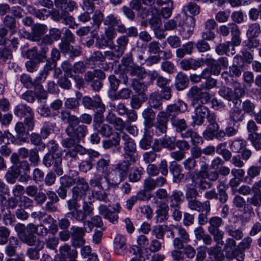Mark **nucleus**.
I'll return each instance as SVG.
<instances>
[{
    "instance_id": "obj_1",
    "label": "nucleus",
    "mask_w": 261,
    "mask_h": 261,
    "mask_svg": "<svg viewBox=\"0 0 261 261\" xmlns=\"http://www.w3.org/2000/svg\"><path fill=\"white\" fill-rule=\"evenodd\" d=\"M192 98L191 105L194 108V114L192 115L191 126H201L205 122L211 119L215 113L212 112L205 106L200 99L203 98L206 102H208L211 99L210 94L206 91H203L197 87H194L190 91Z\"/></svg>"
},
{
    "instance_id": "obj_2",
    "label": "nucleus",
    "mask_w": 261,
    "mask_h": 261,
    "mask_svg": "<svg viewBox=\"0 0 261 261\" xmlns=\"http://www.w3.org/2000/svg\"><path fill=\"white\" fill-rule=\"evenodd\" d=\"M60 118L63 122L68 124L65 129L68 137H73L77 143L84 140L88 134V129L86 125L79 123L78 117L71 114L70 111L62 110Z\"/></svg>"
},
{
    "instance_id": "obj_3",
    "label": "nucleus",
    "mask_w": 261,
    "mask_h": 261,
    "mask_svg": "<svg viewBox=\"0 0 261 261\" xmlns=\"http://www.w3.org/2000/svg\"><path fill=\"white\" fill-rule=\"evenodd\" d=\"M119 149L122 148V156L124 160H127L135 163L138 159V153L137 145L134 139L127 133L121 132Z\"/></svg>"
},
{
    "instance_id": "obj_4",
    "label": "nucleus",
    "mask_w": 261,
    "mask_h": 261,
    "mask_svg": "<svg viewBox=\"0 0 261 261\" xmlns=\"http://www.w3.org/2000/svg\"><path fill=\"white\" fill-rule=\"evenodd\" d=\"M67 0H55V6L61 9L60 11L54 12L51 15L53 19L57 21H61L65 25H69L73 28L75 22L74 18L66 10Z\"/></svg>"
},
{
    "instance_id": "obj_5",
    "label": "nucleus",
    "mask_w": 261,
    "mask_h": 261,
    "mask_svg": "<svg viewBox=\"0 0 261 261\" xmlns=\"http://www.w3.org/2000/svg\"><path fill=\"white\" fill-rule=\"evenodd\" d=\"M14 115L24 118V123L28 130H32L35 125L34 114L32 109L24 103H19L14 109Z\"/></svg>"
},
{
    "instance_id": "obj_6",
    "label": "nucleus",
    "mask_w": 261,
    "mask_h": 261,
    "mask_svg": "<svg viewBox=\"0 0 261 261\" xmlns=\"http://www.w3.org/2000/svg\"><path fill=\"white\" fill-rule=\"evenodd\" d=\"M195 20L193 16L184 13L180 16V21L178 24V31L184 39H188L193 34L195 25Z\"/></svg>"
},
{
    "instance_id": "obj_7",
    "label": "nucleus",
    "mask_w": 261,
    "mask_h": 261,
    "mask_svg": "<svg viewBox=\"0 0 261 261\" xmlns=\"http://www.w3.org/2000/svg\"><path fill=\"white\" fill-rule=\"evenodd\" d=\"M29 227H30L29 224L25 226L23 224L19 223L15 226V230L18 233L20 240L31 246L41 245L37 237L34 234L35 233L30 231Z\"/></svg>"
},
{
    "instance_id": "obj_8",
    "label": "nucleus",
    "mask_w": 261,
    "mask_h": 261,
    "mask_svg": "<svg viewBox=\"0 0 261 261\" xmlns=\"http://www.w3.org/2000/svg\"><path fill=\"white\" fill-rule=\"evenodd\" d=\"M62 156V155L58 154H45L42 159V164L45 167H51L52 171H54L58 176H61L63 174Z\"/></svg>"
},
{
    "instance_id": "obj_9",
    "label": "nucleus",
    "mask_w": 261,
    "mask_h": 261,
    "mask_svg": "<svg viewBox=\"0 0 261 261\" xmlns=\"http://www.w3.org/2000/svg\"><path fill=\"white\" fill-rule=\"evenodd\" d=\"M16 135L14 136L8 133L6 137L7 139L13 144L16 145H22L27 142V137L28 131L24 121L17 122L15 127Z\"/></svg>"
},
{
    "instance_id": "obj_10",
    "label": "nucleus",
    "mask_w": 261,
    "mask_h": 261,
    "mask_svg": "<svg viewBox=\"0 0 261 261\" xmlns=\"http://www.w3.org/2000/svg\"><path fill=\"white\" fill-rule=\"evenodd\" d=\"M105 73L101 70H94L92 71H87L84 75V79L87 82H91L92 90L98 92L102 88V80L106 78Z\"/></svg>"
},
{
    "instance_id": "obj_11",
    "label": "nucleus",
    "mask_w": 261,
    "mask_h": 261,
    "mask_svg": "<svg viewBox=\"0 0 261 261\" xmlns=\"http://www.w3.org/2000/svg\"><path fill=\"white\" fill-rule=\"evenodd\" d=\"M77 252L75 249H72L70 246L65 244L59 249V253L54 258V261H77L76 258Z\"/></svg>"
},
{
    "instance_id": "obj_12",
    "label": "nucleus",
    "mask_w": 261,
    "mask_h": 261,
    "mask_svg": "<svg viewBox=\"0 0 261 261\" xmlns=\"http://www.w3.org/2000/svg\"><path fill=\"white\" fill-rule=\"evenodd\" d=\"M173 228L176 230L178 236L173 241V246L176 249H182L184 247V244L188 243L190 241L189 234L181 226L173 225Z\"/></svg>"
},
{
    "instance_id": "obj_13",
    "label": "nucleus",
    "mask_w": 261,
    "mask_h": 261,
    "mask_svg": "<svg viewBox=\"0 0 261 261\" xmlns=\"http://www.w3.org/2000/svg\"><path fill=\"white\" fill-rule=\"evenodd\" d=\"M75 186L72 189V194L77 198H84L90 190V187L86 180L82 177H76Z\"/></svg>"
},
{
    "instance_id": "obj_14",
    "label": "nucleus",
    "mask_w": 261,
    "mask_h": 261,
    "mask_svg": "<svg viewBox=\"0 0 261 261\" xmlns=\"http://www.w3.org/2000/svg\"><path fill=\"white\" fill-rule=\"evenodd\" d=\"M10 160L13 164L11 168L14 170L15 174L19 176L22 173L30 172L31 166L29 162L26 160H20L16 153L12 154Z\"/></svg>"
},
{
    "instance_id": "obj_15",
    "label": "nucleus",
    "mask_w": 261,
    "mask_h": 261,
    "mask_svg": "<svg viewBox=\"0 0 261 261\" xmlns=\"http://www.w3.org/2000/svg\"><path fill=\"white\" fill-rule=\"evenodd\" d=\"M188 110V105L181 100H178L176 102L169 105L167 106L165 112L170 118V120L172 118H178L177 116L180 114L184 113Z\"/></svg>"
},
{
    "instance_id": "obj_16",
    "label": "nucleus",
    "mask_w": 261,
    "mask_h": 261,
    "mask_svg": "<svg viewBox=\"0 0 261 261\" xmlns=\"http://www.w3.org/2000/svg\"><path fill=\"white\" fill-rule=\"evenodd\" d=\"M131 161L127 160H124L121 163L116 165L113 172L116 176L115 184H119L124 180L128 174V172L130 168Z\"/></svg>"
},
{
    "instance_id": "obj_17",
    "label": "nucleus",
    "mask_w": 261,
    "mask_h": 261,
    "mask_svg": "<svg viewBox=\"0 0 261 261\" xmlns=\"http://www.w3.org/2000/svg\"><path fill=\"white\" fill-rule=\"evenodd\" d=\"M38 44L40 46L39 49L37 47H33L28 50V56L31 59H35L42 62L44 60L47 59L46 53L48 50L47 45L49 44L41 42Z\"/></svg>"
},
{
    "instance_id": "obj_18",
    "label": "nucleus",
    "mask_w": 261,
    "mask_h": 261,
    "mask_svg": "<svg viewBox=\"0 0 261 261\" xmlns=\"http://www.w3.org/2000/svg\"><path fill=\"white\" fill-rule=\"evenodd\" d=\"M142 117L143 119L145 132L147 135H150V128L154 125L155 113L151 108H147L142 111Z\"/></svg>"
},
{
    "instance_id": "obj_19",
    "label": "nucleus",
    "mask_w": 261,
    "mask_h": 261,
    "mask_svg": "<svg viewBox=\"0 0 261 261\" xmlns=\"http://www.w3.org/2000/svg\"><path fill=\"white\" fill-rule=\"evenodd\" d=\"M190 178L192 180L191 186H194L199 191H204L207 189H211L213 187L212 183L206 180L204 175H201L195 174L194 175Z\"/></svg>"
},
{
    "instance_id": "obj_20",
    "label": "nucleus",
    "mask_w": 261,
    "mask_h": 261,
    "mask_svg": "<svg viewBox=\"0 0 261 261\" xmlns=\"http://www.w3.org/2000/svg\"><path fill=\"white\" fill-rule=\"evenodd\" d=\"M167 183V179L163 176H160L155 179L147 177L143 181V189L147 192L154 190L157 187H163Z\"/></svg>"
},
{
    "instance_id": "obj_21",
    "label": "nucleus",
    "mask_w": 261,
    "mask_h": 261,
    "mask_svg": "<svg viewBox=\"0 0 261 261\" xmlns=\"http://www.w3.org/2000/svg\"><path fill=\"white\" fill-rule=\"evenodd\" d=\"M81 103L85 109L93 111L104 105L99 95H95L92 97L85 96L82 98Z\"/></svg>"
},
{
    "instance_id": "obj_22",
    "label": "nucleus",
    "mask_w": 261,
    "mask_h": 261,
    "mask_svg": "<svg viewBox=\"0 0 261 261\" xmlns=\"http://www.w3.org/2000/svg\"><path fill=\"white\" fill-rule=\"evenodd\" d=\"M170 123L174 130L180 134L181 138H184L187 133H188L189 128L186 120L184 118H172Z\"/></svg>"
},
{
    "instance_id": "obj_23",
    "label": "nucleus",
    "mask_w": 261,
    "mask_h": 261,
    "mask_svg": "<svg viewBox=\"0 0 261 261\" xmlns=\"http://www.w3.org/2000/svg\"><path fill=\"white\" fill-rule=\"evenodd\" d=\"M243 70L244 69L231 65L229 67V71L223 72L221 74V76L227 84L231 85L232 83L236 82L234 81L233 78L240 77Z\"/></svg>"
},
{
    "instance_id": "obj_24",
    "label": "nucleus",
    "mask_w": 261,
    "mask_h": 261,
    "mask_svg": "<svg viewBox=\"0 0 261 261\" xmlns=\"http://www.w3.org/2000/svg\"><path fill=\"white\" fill-rule=\"evenodd\" d=\"M187 204L189 209L198 212L203 211L210 212L211 211V203L208 200L202 202L196 198L188 201Z\"/></svg>"
},
{
    "instance_id": "obj_25",
    "label": "nucleus",
    "mask_w": 261,
    "mask_h": 261,
    "mask_svg": "<svg viewBox=\"0 0 261 261\" xmlns=\"http://www.w3.org/2000/svg\"><path fill=\"white\" fill-rule=\"evenodd\" d=\"M169 171L173 176V181L175 182L179 183L186 179V175L182 173V168L180 165L175 161L170 163Z\"/></svg>"
},
{
    "instance_id": "obj_26",
    "label": "nucleus",
    "mask_w": 261,
    "mask_h": 261,
    "mask_svg": "<svg viewBox=\"0 0 261 261\" xmlns=\"http://www.w3.org/2000/svg\"><path fill=\"white\" fill-rule=\"evenodd\" d=\"M46 26L44 24H37L32 28L31 33L29 34L28 38L33 41L37 42L38 43H43L42 39L43 35L45 33Z\"/></svg>"
},
{
    "instance_id": "obj_27",
    "label": "nucleus",
    "mask_w": 261,
    "mask_h": 261,
    "mask_svg": "<svg viewBox=\"0 0 261 261\" xmlns=\"http://www.w3.org/2000/svg\"><path fill=\"white\" fill-rule=\"evenodd\" d=\"M59 47L63 54L68 55L69 58L72 59L79 56L82 53L81 48L79 46H73L66 43H59Z\"/></svg>"
},
{
    "instance_id": "obj_28",
    "label": "nucleus",
    "mask_w": 261,
    "mask_h": 261,
    "mask_svg": "<svg viewBox=\"0 0 261 261\" xmlns=\"http://www.w3.org/2000/svg\"><path fill=\"white\" fill-rule=\"evenodd\" d=\"M113 246L116 253L124 254L127 248L125 237L122 234H117L114 238Z\"/></svg>"
},
{
    "instance_id": "obj_29",
    "label": "nucleus",
    "mask_w": 261,
    "mask_h": 261,
    "mask_svg": "<svg viewBox=\"0 0 261 261\" xmlns=\"http://www.w3.org/2000/svg\"><path fill=\"white\" fill-rule=\"evenodd\" d=\"M169 206L164 202H162L158 206L155 211V219L156 223H163L166 221L169 217Z\"/></svg>"
},
{
    "instance_id": "obj_30",
    "label": "nucleus",
    "mask_w": 261,
    "mask_h": 261,
    "mask_svg": "<svg viewBox=\"0 0 261 261\" xmlns=\"http://www.w3.org/2000/svg\"><path fill=\"white\" fill-rule=\"evenodd\" d=\"M129 42V39L127 36L122 35L117 38L116 40V44L112 48L117 53L118 57H121L126 49L127 45Z\"/></svg>"
},
{
    "instance_id": "obj_31",
    "label": "nucleus",
    "mask_w": 261,
    "mask_h": 261,
    "mask_svg": "<svg viewBox=\"0 0 261 261\" xmlns=\"http://www.w3.org/2000/svg\"><path fill=\"white\" fill-rule=\"evenodd\" d=\"M244 119V114L242 113V110L234 107L231 108L229 112V125H236L242 122Z\"/></svg>"
},
{
    "instance_id": "obj_32",
    "label": "nucleus",
    "mask_w": 261,
    "mask_h": 261,
    "mask_svg": "<svg viewBox=\"0 0 261 261\" xmlns=\"http://www.w3.org/2000/svg\"><path fill=\"white\" fill-rule=\"evenodd\" d=\"M91 18L93 21V30L91 33L94 37V36L97 35V32L99 29L100 25H101L102 21L104 22L105 18L103 13L99 10H96L94 11Z\"/></svg>"
},
{
    "instance_id": "obj_33",
    "label": "nucleus",
    "mask_w": 261,
    "mask_h": 261,
    "mask_svg": "<svg viewBox=\"0 0 261 261\" xmlns=\"http://www.w3.org/2000/svg\"><path fill=\"white\" fill-rule=\"evenodd\" d=\"M184 193L180 190H173L168 197L169 207L180 206L184 200Z\"/></svg>"
},
{
    "instance_id": "obj_34",
    "label": "nucleus",
    "mask_w": 261,
    "mask_h": 261,
    "mask_svg": "<svg viewBox=\"0 0 261 261\" xmlns=\"http://www.w3.org/2000/svg\"><path fill=\"white\" fill-rule=\"evenodd\" d=\"M61 37V31L59 29L51 28L48 34L43 36L42 42L43 43L52 44L54 41L59 40Z\"/></svg>"
},
{
    "instance_id": "obj_35",
    "label": "nucleus",
    "mask_w": 261,
    "mask_h": 261,
    "mask_svg": "<svg viewBox=\"0 0 261 261\" xmlns=\"http://www.w3.org/2000/svg\"><path fill=\"white\" fill-rule=\"evenodd\" d=\"M85 151V147L81 145L76 144L66 152V155L68 159L70 158L69 161L72 162L76 161L79 159L78 154L84 155Z\"/></svg>"
},
{
    "instance_id": "obj_36",
    "label": "nucleus",
    "mask_w": 261,
    "mask_h": 261,
    "mask_svg": "<svg viewBox=\"0 0 261 261\" xmlns=\"http://www.w3.org/2000/svg\"><path fill=\"white\" fill-rule=\"evenodd\" d=\"M127 72L129 75L136 77L138 80H143L147 76L145 69L137 65L129 66L127 69Z\"/></svg>"
},
{
    "instance_id": "obj_37",
    "label": "nucleus",
    "mask_w": 261,
    "mask_h": 261,
    "mask_svg": "<svg viewBox=\"0 0 261 261\" xmlns=\"http://www.w3.org/2000/svg\"><path fill=\"white\" fill-rule=\"evenodd\" d=\"M162 98L159 93L153 92L150 95L148 103L150 108L162 110Z\"/></svg>"
},
{
    "instance_id": "obj_38",
    "label": "nucleus",
    "mask_w": 261,
    "mask_h": 261,
    "mask_svg": "<svg viewBox=\"0 0 261 261\" xmlns=\"http://www.w3.org/2000/svg\"><path fill=\"white\" fill-rule=\"evenodd\" d=\"M144 173V169L140 166H134L128 174V179L130 182H137L140 180L142 175Z\"/></svg>"
},
{
    "instance_id": "obj_39",
    "label": "nucleus",
    "mask_w": 261,
    "mask_h": 261,
    "mask_svg": "<svg viewBox=\"0 0 261 261\" xmlns=\"http://www.w3.org/2000/svg\"><path fill=\"white\" fill-rule=\"evenodd\" d=\"M189 84L188 76L181 72H178L175 76V86L178 90H182L187 88Z\"/></svg>"
},
{
    "instance_id": "obj_40",
    "label": "nucleus",
    "mask_w": 261,
    "mask_h": 261,
    "mask_svg": "<svg viewBox=\"0 0 261 261\" xmlns=\"http://www.w3.org/2000/svg\"><path fill=\"white\" fill-rule=\"evenodd\" d=\"M8 242V244L5 248V253L8 256H14L18 246L19 241L17 238L11 237Z\"/></svg>"
},
{
    "instance_id": "obj_41",
    "label": "nucleus",
    "mask_w": 261,
    "mask_h": 261,
    "mask_svg": "<svg viewBox=\"0 0 261 261\" xmlns=\"http://www.w3.org/2000/svg\"><path fill=\"white\" fill-rule=\"evenodd\" d=\"M225 230L227 234L232 239L236 241L241 240L244 237L243 230L242 228L236 229L231 225H226L225 226Z\"/></svg>"
},
{
    "instance_id": "obj_42",
    "label": "nucleus",
    "mask_w": 261,
    "mask_h": 261,
    "mask_svg": "<svg viewBox=\"0 0 261 261\" xmlns=\"http://www.w3.org/2000/svg\"><path fill=\"white\" fill-rule=\"evenodd\" d=\"M227 189V187L223 181H219V184L217 186V199L221 203H225L228 200V195L226 192Z\"/></svg>"
},
{
    "instance_id": "obj_43",
    "label": "nucleus",
    "mask_w": 261,
    "mask_h": 261,
    "mask_svg": "<svg viewBox=\"0 0 261 261\" xmlns=\"http://www.w3.org/2000/svg\"><path fill=\"white\" fill-rule=\"evenodd\" d=\"M182 164L185 170L187 171L186 175V179L195 175L193 173L192 171L194 170L196 166V161L195 160L189 157L185 160L182 162Z\"/></svg>"
},
{
    "instance_id": "obj_44",
    "label": "nucleus",
    "mask_w": 261,
    "mask_h": 261,
    "mask_svg": "<svg viewBox=\"0 0 261 261\" xmlns=\"http://www.w3.org/2000/svg\"><path fill=\"white\" fill-rule=\"evenodd\" d=\"M121 132L116 133V135L112 138L102 141V146L105 149H109L113 147H116L120 144Z\"/></svg>"
},
{
    "instance_id": "obj_45",
    "label": "nucleus",
    "mask_w": 261,
    "mask_h": 261,
    "mask_svg": "<svg viewBox=\"0 0 261 261\" xmlns=\"http://www.w3.org/2000/svg\"><path fill=\"white\" fill-rule=\"evenodd\" d=\"M42 150L40 147H34L30 150L29 158V164L33 167L37 166L40 162V159L39 154V151Z\"/></svg>"
},
{
    "instance_id": "obj_46",
    "label": "nucleus",
    "mask_w": 261,
    "mask_h": 261,
    "mask_svg": "<svg viewBox=\"0 0 261 261\" xmlns=\"http://www.w3.org/2000/svg\"><path fill=\"white\" fill-rule=\"evenodd\" d=\"M96 111L94 114L93 117V127H97L98 126L103 124L105 120L103 113L106 111L105 105L96 110Z\"/></svg>"
},
{
    "instance_id": "obj_47",
    "label": "nucleus",
    "mask_w": 261,
    "mask_h": 261,
    "mask_svg": "<svg viewBox=\"0 0 261 261\" xmlns=\"http://www.w3.org/2000/svg\"><path fill=\"white\" fill-rule=\"evenodd\" d=\"M3 23L4 27L9 30L11 35L16 33L17 25L15 17L12 16L6 15L4 19Z\"/></svg>"
},
{
    "instance_id": "obj_48",
    "label": "nucleus",
    "mask_w": 261,
    "mask_h": 261,
    "mask_svg": "<svg viewBox=\"0 0 261 261\" xmlns=\"http://www.w3.org/2000/svg\"><path fill=\"white\" fill-rule=\"evenodd\" d=\"M230 32L232 35L231 44L232 46H238L241 42L240 37V32L238 25L234 23L230 25Z\"/></svg>"
},
{
    "instance_id": "obj_49",
    "label": "nucleus",
    "mask_w": 261,
    "mask_h": 261,
    "mask_svg": "<svg viewBox=\"0 0 261 261\" xmlns=\"http://www.w3.org/2000/svg\"><path fill=\"white\" fill-rule=\"evenodd\" d=\"M30 227H29V230L31 232H34L38 236L44 237H45L48 231V229L45 227L43 224L35 225L33 223H29Z\"/></svg>"
},
{
    "instance_id": "obj_50",
    "label": "nucleus",
    "mask_w": 261,
    "mask_h": 261,
    "mask_svg": "<svg viewBox=\"0 0 261 261\" xmlns=\"http://www.w3.org/2000/svg\"><path fill=\"white\" fill-rule=\"evenodd\" d=\"M260 169L257 166H251L247 170V175L244 178V180L247 184H251L253 179L259 175Z\"/></svg>"
},
{
    "instance_id": "obj_51",
    "label": "nucleus",
    "mask_w": 261,
    "mask_h": 261,
    "mask_svg": "<svg viewBox=\"0 0 261 261\" xmlns=\"http://www.w3.org/2000/svg\"><path fill=\"white\" fill-rule=\"evenodd\" d=\"M55 124L49 121H45L43 123L40 129V134L43 139H46L48 136L54 132Z\"/></svg>"
},
{
    "instance_id": "obj_52",
    "label": "nucleus",
    "mask_w": 261,
    "mask_h": 261,
    "mask_svg": "<svg viewBox=\"0 0 261 261\" xmlns=\"http://www.w3.org/2000/svg\"><path fill=\"white\" fill-rule=\"evenodd\" d=\"M209 226L208 227V231H211L215 230L220 229V227L224 224V222L222 218L214 216L210 218L208 220Z\"/></svg>"
},
{
    "instance_id": "obj_53",
    "label": "nucleus",
    "mask_w": 261,
    "mask_h": 261,
    "mask_svg": "<svg viewBox=\"0 0 261 261\" xmlns=\"http://www.w3.org/2000/svg\"><path fill=\"white\" fill-rule=\"evenodd\" d=\"M238 127L239 125H229L225 128L224 130L221 129L220 134L221 140L224 139L226 136L231 137L236 136L238 133Z\"/></svg>"
},
{
    "instance_id": "obj_54",
    "label": "nucleus",
    "mask_w": 261,
    "mask_h": 261,
    "mask_svg": "<svg viewBox=\"0 0 261 261\" xmlns=\"http://www.w3.org/2000/svg\"><path fill=\"white\" fill-rule=\"evenodd\" d=\"M186 134L184 138H191V142L194 146H198L203 144V140L202 138L192 129H189L188 133Z\"/></svg>"
},
{
    "instance_id": "obj_55",
    "label": "nucleus",
    "mask_w": 261,
    "mask_h": 261,
    "mask_svg": "<svg viewBox=\"0 0 261 261\" xmlns=\"http://www.w3.org/2000/svg\"><path fill=\"white\" fill-rule=\"evenodd\" d=\"M94 129L96 130L102 137L106 138L110 137L113 132V127L107 124H102Z\"/></svg>"
},
{
    "instance_id": "obj_56",
    "label": "nucleus",
    "mask_w": 261,
    "mask_h": 261,
    "mask_svg": "<svg viewBox=\"0 0 261 261\" xmlns=\"http://www.w3.org/2000/svg\"><path fill=\"white\" fill-rule=\"evenodd\" d=\"M36 111L40 116L45 118L57 116V113L51 112L50 108L46 104L38 107L37 108Z\"/></svg>"
},
{
    "instance_id": "obj_57",
    "label": "nucleus",
    "mask_w": 261,
    "mask_h": 261,
    "mask_svg": "<svg viewBox=\"0 0 261 261\" xmlns=\"http://www.w3.org/2000/svg\"><path fill=\"white\" fill-rule=\"evenodd\" d=\"M167 130V125L159 124L154 123L153 126L150 128V135L149 136L155 135L161 136L166 134Z\"/></svg>"
},
{
    "instance_id": "obj_58",
    "label": "nucleus",
    "mask_w": 261,
    "mask_h": 261,
    "mask_svg": "<svg viewBox=\"0 0 261 261\" xmlns=\"http://www.w3.org/2000/svg\"><path fill=\"white\" fill-rule=\"evenodd\" d=\"M42 137L41 134L38 133H32L30 135V140L32 144L39 146L42 150H44L46 147V145L42 141Z\"/></svg>"
},
{
    "instance_id": "obj_59",
    "label": "nucleus",
    "mask_w": 261,
    "mask_h": 261,
    "mask_svg": "<svg viewBox=\"0 0 261 261\" xmlns=\"http://www.w3.org/2000/svg\"><path fill=\"white\" fill-rule=\"evenodd\" d=\"M109 106L111 111L117 112L118 114L120 116L124 115L128 110L125 104L123 102L116 103L111 102L109 103Z\"/></svg>"
},
{
    "instance_id": "obj_60",
    "label": "nucleus",
    "mask_w": 261,
    "mask_h": 261,
    "mask_svg": "<svg viewBox=\"0 0 261 261\" xmlns=\"http://www.w3.org/2000/svg\"><path fill=\"white\" fill-rule=\"evenodd\" d=\"M130 83L128 85L133 88L137 93H141L147 89V87L143 83L137 79H130Z\"/></svg>"
},
{
    "instance_id": "obj_61",
    "label": "nucleus",
    "mask_w": 261,
    "mask_h": 261,
    "mask_svg": "<svg viewBox=\"0 0 261 261\" xmlns=\"http://www.w3.org/2000/svg\"><path fill=\"white\" fill-rule=\"evenodd\" d=\"M233 202L237 207L242 208L244 207V211L246 212H249L250 213L253 211L251 207L248 205H246L245 200L240 195H237L234 197Z\"/></svg>"
},
{
    "instance_id": "obj_62",
    "label": "nucleus",
    "mask_w": 261,
    "mask_h": 261,
    "mask_svg": "<svg viewBox=\"0 0 261 261\" xmlns=\"http://www.w3.org/2000/svg\"><path fill=\"white\" fill-rule=\"evenodd\" d=\"M261 32L260 25L258 23H253L249 25L247 35L249 38H256Z\"/></svg>"
},
{
    "instance_id": "obj_63",
    "label": "nucleus",
    "mask_w": 261,
    "mask_h": 261,
    "mask_svg": "<svg viewBox=\"0 0 261 261\" xmlns=\"http://www.w3.org/2000/svg\"><path fill=\"white\" fill-rule=\"evenodd\" d=\"M80 101L75 98L70 97L66 98L64 101V106L66 108L65 110L76 111L79 109Z\"/></svg>"
},
{
    "instance_id": "obj_64",
    "label": "nucleus",
    "mask_w": 261,
    "mask_h": 261,
    "mask_svg": "<svg viewBox=\"0 0 261 261\" xmlns=\"http://www.w3.org/2000/svg\"><path fill=\"white\" fill-rule=\"evenodd\" d=\"M248 139L257 150L261 149V136L257 133L249 134Z\"/></svg>"
}]
</instances>
